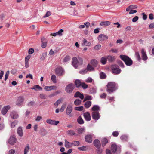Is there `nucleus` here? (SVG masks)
Wrapping results in <instances>:
<instances>
[{"mask_svg": "<svg viewBox=\"0 0 154 154\" xmlns=\"http://www.w3.org/2000/svg\"><path fill=\"white\" fill-rule=\"evenodd\" d=\"M34 52V50L33 48H31L29 49L28 51V53L29 54H32Z\"/></svg>", "mask_w": 154, "mask_h": 154, "instance_id": "nucleus-63", "label": "nucleus"}, {"mask_svg": "<svg viewBox=\"0 0 154 154\" xmlns=\"http://www.w3.org/2000/svg\"><path fill=\"white\" fill-rule=\"evenodd\" d=\"M15 152V150L14 149H11L10 150L8 153V154H14Z\"/></svg>", "mask_w": 154, "mask_h": 154, "instance_id": "nucleus-62", "label": "nucleus"}, {"mask_svg": "<svg viewBox=\"0 0 154 154\" xmlns=\"http://www.w3.org/2000/svg\"><path fill=\"white\" fill-rule=\"evenodd\" d=\"M63 30L62 29H60L59 31L53 33H51V35L54 37H55L57 35L61 36L62 35V33L63 32Z\"/></svg>", "mask_w": 154, "mask_h": 154, "instance_id": "nucleus-24", "label": "nucleus"}, {"mask_svg": "<svg viewBox=\"0 0 154 154\" xmlns=\"http://www.w3.org/2000/svg\"><path fill=\"white\" fill-rule=\"evenodd\" d=\"M65 146L67 148H70L73 145V143L68 142L66 139L65 140Z\"/></svg>", "mask_w": 154, "mask_h": 154, "instance_id": "nucleus-26", "label": "nucleus"}, {"mask_svg": "<svg viewBox=\"0 0 154 154\" xmlns=\"http://www.w3.org/2000/svg\"><path fill=\"white\" fill-rule=\"evenodd\" d=\"M78 149L80 151H85L86 150V146H83L79 147L78 148Z\"/></svg>", "mask_w": 154, "mask_h": 154, "instance_id": "nucleus-57", "label": "nucleus"}, {"mask_svg": "<svg viewBox=\"0 0 154 154\" xmlns=\"http://www.w3.org/2000/svg\"><path fill=\"white\" fill-rule=\"evenodd\" d=\"M111 69L112 72L114 74H119L121 71V69L119 68L118 66L116 65H112Z\"/></svg>", "mask_w": 154, "mask_h": 154, "instance_id": "nucleus-7", "label": "nucleus"}, {"mask_svg": "<svg viewBox=\"0 0 154 154\" xmlns=\"http://www.w3.org/2000/svg\"><path fill=\"white\" fill-rule=\"evenodd\" d=\"M141 53L142 59L144 61L146 60L148 57L146 55V53L144 49H142L141 50Z\"/></svg>", "mask_w": 154, "mask_h": 154, "instance_id": "nucleus-18", "label": "nucleus"}, {"mask_svg": "<svg viewBox=\"0 0 154 154\" xmlns=\"http://www.w3.org/2000/svg\"><path fill=\"white\" fill-rule=\"evenodd\" d=\"M108 61L110 62L113 61L115 59V57L112 56H108L106 57Z\"/></svg>", "mask_w": 154, "mask_h": 154, "instance_id": "nucleus-30", "label": "nucleus"}, {"mask_svg": "<svg viewBox=\"0 0 154 154\" xmlns=\"http://www.w3.org/2000/svg\"><path fill=\"white\" fill-rule=\"evenodd\" d=\"M134 6L133 5H131L127 8L126 9V11H128L131 9H134L137 8V5L134 6V7H132Z\"/></svg>", "mask_w": 154, "mask_h": 154, "instance_id": "nucleus-45", "label": "nucleus"}, {"mask_svg": "<svg viewBox=\"0 0 154 154\" xmlns=\"http://www.w3.org/2000/svg\"><path fill=\"white\" fill-rule=\"evenodd\" d=\"M92 81V79L91 77H89L86 79L85 82L87 83H91Z\"/></svg>", "mask_w": 154, "mask_h": 154, "instance_id": "nucleus-53", "label": "nucleus"}, {"mask_svg": "<svg viewBox=\"0 0 154 154\" xmlns=\"http://www.w3.org/2000/svg\"><path fill=\"white\" fill-rule=\"evenodd\" d=\"M120 57L127 66H130L133 64V61L128 56L124 55H120Z\"/></svg>", "mask_w": 154, "mask_h": 154, "instance_id": "nucleus-3", "label": "nucleus"}, {"mask_svg": "<svg viewBox=\"0 0 154 154\" xmlns=\"http://www.w3.org/2000/svg\"><path fill=\"white\" fill-rule=\"evenodd\" d=\"M10 116L11 118L14 119H17L19 117L18 114L14 111H12L11 112Z\"/></svg>", "mask_w": 154, "mask_h": 154, "instance_id": "nucleus-21", "label": "nucleus"}, {"mask_svg": "<svg viewBox=\"0 0 154 154\" xmlns=\"http://www.w3.org/2000/svg\"><path fill=\"white\" fill-rule=\"evenodd\" d=\"M51 14V13L50 11H48L46 12V13L45 15L44 16V18L50 16Z\"/></svg>", "mask_w": 154, "mask_h": 154, "instance_id": "nucleus-61", "label": "nucleus"}, {"mask_svg": "<svg viewBox=\"0 0 154 154\" xmlns=\"http://www.w3.org/2000/svg\"><path fill=\"white\" fill-rule=\"evenodd\" d=\"M47 56V53L44 52L42 53L40 58V59L42 60H44Z\"/></svg>", "mask_w": 154, "mask_h": 154, "instance_id": "nucleus-41", "label": "nucleus"}, {"mask_svg": "<svg viewBox=\"0 0 154 154\" xmlns=\"http://www.w3.org/2000/svg\"><path fill=\"white\" fill-rule=\"evenodd\" d=\"M24 100V98L23 97H19L17 98L16 103V105L18 106H20L21 103L23 102Z\"/></svg>", "mask_w": 154, "mask_h": 154, "instance_id": "nucleus-20", "label": "nucleus"}, {"mask_svg": "<svg viewBox=\"0 0 154 154\" xmlns=\"http://www.w3.org/2000/svg\"><path fill=\"white\" fill-rule=\"evenodd\" d=\"M57 87L55 86H45L44 87V89L46 91H50L54 90H56Z\"/></svg>", "mask_w": 154, "mask_h": 154, "instance_id": "nucleus-17", "label": "nucleus"}, {"mask_svg": "<svg viewBox=\"0 0 154 154\" xmlns=\"http://www.w3.org/2000/svg\"><path fill=\"white\" fill-rule=\"evenodd\" d=\"M91 63L93 66L95 67L97 64V62L96 60H91Z\"/></svg>", "mask_w": 154, "mask_h": 154, "instance_id": "nucleus-40", "label": "nucleus"}, {"mask_svg": "<svg viewBox=\"0 0 154 154\" xmlns=\"http://www.w3.org/2000/svg\"><path fill=\"white\" fill-rule=\"evenodd\" d=\"M90 42H88L86 39H84L83 40V43L82 44V45H85L86 46H89L91 45Z\"/></svg>", "mask_w": 154, "mask_h": 154, "instance_id": "nucleus-31", "label": "nucleus"}, {"mask_svg": "<svg viewBox=\"0 0 154 154\" xmlns=\"http://www.w3.org/2000/svg\"><path fill=\"white\" fill-rule=\"evenodd\" d=\"M81 86L84 89H86L88 87V85L85 83H82Z\"/></svg>", "mask_w": 154, "mask_h": 154, "instance_id": "nucleus-58", "label": "nucleus"}, {"mask_svg": "<svg viewBox=\"0 0 154 154\" xmlns=\"http://www.w3.org/2000/svg\"><path fill=\"white\" fill-rule=\"evenodd\" d=\"M18 122L17 120H15L12 122L11 124V127L12 128H14L15 125L18 123Z\"/></svg>", "mask_w": 154, "mask_h": 154, "instance_id": "nucleus-50", "label": "nucleus"}, {"mask_svg": "<svg viewBox=\"0 0 154 154\" xmlns=\"http://www.w3.org/2000/svg\"><path fill=\"white\" fill-rule=\"evenodd\" d=\"M120 139L123 141H126L128 139V137L127 136L123 135L121 136Z\"/></svg>", "mask_w": 154, "mask_h": 154, "instance_id": "nucleus-37", "label": "nucleus"}, {"mask_svg": "<svg viewBox=\"0 0 154 154\" xmlns=\"http://www.w3.org/2000/svg\"><path fill=\"white\" fill-rule=\"evenodd\" d=\"M75 87V85L73 84H70L68 85L65 88V91L68 93H71L72 91Z\"/></svg>", "mask_w": 154, "mask_h": 154, "instance_id": "nucleus-6", "label": "nucleus"}, {"mask_svg": "<svg viewBox=\"0 0 154 154\" xmlns=\"http://www.w3.org/2000/svg\"><path fill=\"white\" fill-rule=\"evenodd\" d=\"M107 91L109 93L113 92L117 88V84L113 82H108L107 85Z\"/></svg>", "mask_w": 154, "mask_h": 154, "instance_id": "nucleus-1", "label": "nucleus"}, {"mask_svg": "<svg viewBox=\"0 0 154 154\" xmlns=\"http://www.w3.org/2000/svg\"><path fill=\"white\" fill-rule=\"evenodd\" d=\"M78 133L79 134H81L85 131V128L84 127L79 128L77 130Z\"/></svg>", "mask_w": 154, "mask_h": 154, "instance_id": "nucleus-27", "label": "nucleus"}, {"mask_svg": "<svg viewBox=\"0 0 154 154\" xmlns=\"http://www.w3.org/2000/svg\"><path fill=\"white\" fill-rule=\"evenodd\" d=\"M97 89L95 88H92L90 89V93L91 94H94L96 92Z\"/></svg>", "mask_w": 154, "mask_h": 154, "instance_id": "nucleus-51", "label": "nucleus"}, {"mask_svg": "<svg viewBox=\"0 0 154 154\" xmlns=\"http://www.w3.org/2000/svg\"><path fill=\"white\" fill-rule=\"evenodd\" d=\"M75 84L77 87H79L81 85L82 83L79 79H77L75 81Z\"/></svg>", "mask_w": 154, "mask_h": 154, "instance_id": "nucleus-35", "label": "nucleus"}, {"mask_svg": "<svg viewBox=\"0 0 154 154\" xmlns=\"http://www.w3.org/2000/svg\"><path fill=\"white\" fill-rule=\"evenodd\" d=\"M101 47V46L100 44H98L96 45L94 47V49L96 50H98L100 49Z\"/></svg>", "mask_w": 154, "mask_h": 154, "instance_id": "nucleus-55", "label": "nucleus"}, {"mask_svg": "<svg viewBox=\"0 0 154 154\" xmlns=\"http://www.w3.org/2000/svg\"><path fill=\"white\" fill-rule=\"evenodd\" d=\"M135 57L137 58V60L140 61L141 60V58L140 57L139 53L138 52H136L135 53Z\"/></svg>", "mask_w": 154, "mask_h": 154, "instance_id": "nucleus-42", "label": "nucleus"}, {"mask_svg": "<svg viewBox=\"0 0 154 154\" xmlns=\"http://www.w3.org/2000/svg\"><path fill=\"white\" fill-rule=\"evenodd\" d=\"M56 77L55 75H52L51 76V80L54 83H56L57 82L56 79Z\"/></svg>", "mask_w": 154, "mask_h": 154, "instance_id": "nucleus-47", "label": "nucleus"}, {"mask_svg": "<svg viewBox=\"0 0 154 154\" xmlns=\"http://www.w3.org/2000/svg\"><path fill=\"white\" fill-rule=\"evenodd\" d=\"M92 116L93 119L95 120H98L100 118V115L98 112L94 111L92 113Z\"/></svg>", "mask_w": 154, "mask_h": 154, "instance_id": "nucleus-10", "label": "nucleus"}, {"mask_svg": "<svg viewBox=\"0 0 154 154\" xmlns=\"http://www.w3.org/2000/svg\"><path fill=\"white\" fill-rule=\"evenodd\" d=\"M110 24V22L109 21H103L100 23V25L104 27L107 26Z\"/></svg>", "mask_w": 154, "mask_h": 154, "instance_id": "nucleus-25", "label": "nucleus"}, {"mask_svg": "<svg viewBox=\"0 0 154 154\" xmlns=\"http://www.w3.org/2000/svg\"><path fill=\"white\" fill-rule=\"evenodd\" d=\"M83 108L84 107L83 106H80L79 107H75L74 108V109L75 110L81 111L83 109Z\"/></svg>", "mask_w": 154, "mask_h": 154, "instance_id": "nucleus-48", "label": "nucleus"}, {"mask_svg": "<svg viewBox=\"0 0 154 154\" xmlns=\"http://www.w3.org/2000/svg\"><path fill=\"white\" fill-rule=\"evenodd\" d=\"M46 122L48 124L54 125H57L59 123V121L53 120L49 119H47L46 120Z\"/></svg>", "mask_w": 154, "mask_h": 154, "instance_id": "nucleus-11", "label": "nucleus"}, {"mask_svg": "<svg viewBox=\"0 0 154 154\" xmlns=\"http://www.w3.org/2000/svg\"><path fill=\"white\" fill-rule=\"evenodd\" d=\"M94 69V68L89 64H88L87 67V69H85L80 71V73L82 74L86 73L88 71H91Z\"/></svg>", "mask_w": 154, "mask_h": 154, "instance_id": "nucleus-9", "label": "nucleus"}, {"mask_svg": "<svg viewBox=\"0 0 154 154\" xmlns=\"http://www.w3.org/2000/svg\"><path fill=\"white\" fill-rule=\"evenodd\" d=\"M84 117L87 121H89L91 119V117L90 114L88 112H87L85 113L84 114Z\"/></svg>", "mask_w": 154, "mask_h": 154, "instance_id": "nucleus-23", "label": "nucleus"}, {"mask_svg": "<svg viewBox=\"0 0 154 154\" xmlns=\"http://www.w3.org/2000/svg\"><path fill=\"white\" fill-rule=\"evenodd\" d=\"M94 145L97 149L100 148L101 147V143L100 141L98 139H95L93 142Z\"/></svg>", "mask_w": 154, "mask_h": 154, "instance_id": "nucleus-14", "label": "nucleus"}, {"mask_svg": "<svg viewBox=\"0 0 154 154\" xmlns=\"http://www.w3.org/2000/svg\"><path fill=\"white\" fill-rule=\"evenodd\" d=\"M66 133L68 135L71 136L75 135V133L73 130H68L66 131Z\"/></svg>", "mask_w": 154, "mask_h": 154, "instance_id": "nucleus-34", "label": "nucleus"}, {"mask_svg": "<svg viewBox=\"0 0 154 154\" xmlns=\"http://www.w3.org/2000/svg\"><path fill=\"white\" fill-rule=\"evenodd\" d=\"M108 143V140L107 139L104 138L103 139L102 141V146H104L105 144Z\"/></svg>", "mask_w": 154, "mask_h": 154, "instance_id": "nucleus-46", "label": "nucleus"}, {"mask_svg": "<svg viewBox=\"0 0 154 154\" xmlns=\"http://www.w3.org/2000/svg\"><path fill=\"white\" fill-rule=\"evenodd\" d=\"M47 44V43L46 42H43V39H42V48H45L46 47Z\"/></svg>", "mask_w": 154, "mask_h": 154, "instance_id": "nucleus-52", "label": "nucleus"}, {"mask_svg": "<svg viewBox=\"0 0 154 154\" xmlns=\"http://www.w3.org/2000/svg\"><path fill=\"white\" fill-rule=\"evenodd\" d=\"M91 105V101H86L84 104L85 107L86 108H89Z\"/></svg>", "mask_w": 154, "mask_h": 154, "instance_id": "nucleus-28", "label": "nucleus"}, {"mask_svg": "<svg viewBox=\"0 0 154 154\" xmlns=\"http://www.w3.org/2000/svg\"><path fill=\"white\" fill-rule=\"evenodd\" d=\"M138 17L137 16L134 17L132 19V21L133 22H136L138 19Z\"/></svg>", "mask_w": 154, "mask_h": 154, "instance_id": "nucleus-59", "label": "nucleus"}, {"mask_svg": "<svg viewBox=\"0 0 154 154\" xmlns=\"http://www.w3.org/2000/svg\"><path fill=\"white\" fill-rule=\"evenodd\" d=\"M10 108V106L9 105L5 106L2 110V113L3 115H5Z\"/></svg>", "mask_w": 154, "mask_h": 154, "instance_id": "nucleus-16", "label": "nucleus"}, {"mask_svg": "<svg viewBox=\"0 0 154 154\" xmlns=\"http://www.w3.org/2000/svg\"><path fill=\"white\" fill-rule=\"evenodd\" d=\"M108 38V37L107 35L103 34L100 35L98 38V39L100 41H103Z\"/></svg>", "mask_w": 154, "mask_h": 154, "instance_id": "nucleus-15", "label": "nucleus"}, {"mask_svg": "<svg viewBox=\"0 0 154 154\" xmlns=\"http://www.w3.org/2000/svg\"><path fill=\"white\" fill-rule=\"evenodd\" d=\"M17 141V139L14 136H11L9 139L8 143L11 145H13Z\"/></svg>", "mask_w": 154, "mask_h": 154, "instance_id": "nucleus-13", "label": "nucleus"}, {"mask_svg": "<svg viewBox=\"0 0 154 154\" xmlns=\"http://www.w3.org/2000/svg\"><path fill=\"white\" fill-rule=\"evenodd\" d=\"M29 59L27 57H26L25 59V66L26 68H28L29 66L28 63Z\"/></svg>", "mask_w": 154, "mask_h": 154, "instance_id": "nucleus-44", "label": "nucleus"}, {"mask_svg": "<svg viewBox=\"0 0 154 154\" xmlns=\"http://www.w3.org/2000/svg\"><path fill=\"white\" fill-rule=\"evenodd\" d=\"M61 100L59 99L57 100L54 103V105L57 106L58 105L61 103Z\"/></svg>", "mask_w": 154, "mask_h": 154, "instance_id": "nucleus-60", "label": "nucleus"}, {"mask_svg": "<svg viewBox=\"0 0 154 154\" xmlns=\"http://www.w3.org/2000/svg\"><path fill=\"white\" fill-rule=\"evenodd\" d=\"M107 58L106 57H103L101 58V62L104 65L107 62Z\"/></svg>", "mask_w": 154, "mask_h": 154, "instance_id": "nucleus-33", "label": "nucleus"}, {"mask_svg": "<svg viewBox=\"0 0 154 154\" xmlns=\"http://www.w3.org/2000/svg\"><path fill=\"white\" fill-rule=\"evenodd\" d=\"M9 71H7L5 73V80L6 81L8 79L9 75Z\"/></svg>", "mask_w": 154, "mask_h": 154, "instance_id": "nucleus-56", "label": "nucleus"}, {"mask_svg": "<svg viewBox=\"0 0 154 154\" xmlns=\"http://www.w3.org/2000/svg\"><path fill=\"white\" fill-rule=\"evenodd\" d=\"M100 77L101 79H104L106 78V74L103 72H100Z\"/></svg>", "mask_w": 154, "mask_h": 154, "instance_id": "nucleus-49", "label": "nucleus"}, {"mask_svg": "<svg viewBox=\"0 0 154 154\" xmlns=\"http://www.w3.org/2000/svg\"><path fill=\"white\" fill-rule=\"evenodd\" d=\"M29 150V144H27V146L25 148L24 150V154H27V152Z\"/></svg>", "mask_w": 154, "mask_h": 154, "instance_id": "nucleus-43", "label": "nucleus"}, {"mask_svg": "<svg viewBox=\"0 0 154 154\" xmlns=\"http://www.w3.org/2000/svg\"><path fill=\"white\" fill-rule=\"evenodd\" d=\"M77 122L80 124H82L84 123V121L81 116H79L77 119Z\"/></svg>", "mask_w": 154, "mask_h": 154, "instance_id": "nucleus-36", "label": "nucleus"}, {"mask_svg": "<svg viewBox=\"0 0 154 154\" xmlns=\"http://www.w3.org/2000/svg\"><path fill=\"white\" fill-rule=\"evenodd\" d=\"M56 74L58 76L62 75L64 73V71L61 67H58L55 70Z\"/></svg>", "mask_w": 154, "mask_h": 154, "instance_id": "nucleus-8", "label": "nucleus"}, {"mask_svg": "<svg viewBox=\"0 0 154 154\" xmlns=\"http://www.w3.org/2000/svg\"><path fill=\"white\" fill-rule=\"evenodd\" d=\"M119 133L118 131H115L112 133V135L114 137H117L119 135Z\"/></svg>", "mask_w": 154, "mask_h": 154, "instance_id": "nucleus-64", "label": "nucleus"}, {"mask_svg": "<svg viewBox=\"0 0 154 154\" xmlns=\"http://www.w3.org/2000/svg\"><path fill=\"white\" fill-rule=\"evenodd\" d=\"M73 145L75 146H79L80 145V142L79 141H74L73 143Z\"/></svg>", "mask_w": 154, "mask_h": 154, "instance_id": "nucleus-54", "label": "nucleus"}, {"mask_svg": "<svg viewBox=\"0 0 154 154\" xmlns=\"http://www.w3.org/2000/svg\"><path fill=\"white\" fill-rule=\"evenodd\" d=\"M83 63L82 59L80 57H74L72 58V64L73 67L76 69L78 68Z\"/></svg>", "mask_w": 154, "mask_h": 154, "instance_id": "nucleus-2", "label": "nucleus"}, {"mask_svg": "<svg viewBox=\"0 0 154 154\" xmlns=\"http://www.w3.org/2000/svg\"><path fill=\"white\" fill-rule=\"evenodd\" d=\"M92 110L93 111H96L98 112V111L100 110V107L97 105H94L91 108Z\"/></svg>", "mask_w": 154, "mask_h": 154, "instance_id": "nucleus-29", "label": "nucleus"}, {"mask_svg": "<svg viewBox=\"0 0 154 154\" xmlns=\"http://www.w3.org/2000/svg\"><path fill=\"white\" fill-rule=\"evenodd\" d=\"M93 134H88L85 137V140L87 142L91 143L92 141Z\"/></svg>", "mask_w": 154, "mask_h": 154, "instance_id": "nucleus-12", "label": "nucleus"}, {"mask_svg": "<svg viewBox=\"0 0 154 154\" xmlns=\"http://www.w3.org/2000/svg\"><path fill=\"white\" fill-rule=\"evenodd\" d=\"M72 108L71 105H68L66 109V114L69 116V117H71L73 116V114L72 113Z\"/></svg>", "mask_w": 154, "mask_h": 154, "instance_id": "nucleus-5", "label": "nucleus"}, {"mask_svg": "<svg viewBox=\"0 0 154 154\" xmlns=\"http://www.w3.org/2000/svg\"><path fill=\"white\" fill-rule=\"evenodd\" d=\"M75 97H79L82 100L84 98V96L83 94L80 93L79 91L76 92L74 95Z\"/></svg>", "mask_w": 154, "mask_h": 154, "instance_id": "nucleus-22", "label": "nucleus"}, {"mask_svg": "<svg viewBox=\"0 0 154 154\" xmlns=\"http://www.w3.org/2000/svg\"><path fill=\"white\" fill-rule=\"evenodd\" d=\"M31 88L32 89L35 90H37L38 89L39 90H42V88L41 87H40L39 85H35L33 88Z\"/></svg>", "mask_w": 154, "mask_h": 154, "instance_id": "nucleus-38", "label": "nucleus"}, {"mask_svg": "<svg viewBox=\"0 0 154 154\" xmlns=\"http://www.w3.org/2000/svg\"><path fill=\"white\" fill-rule=\"evenodd\" d=\"M17 133L18 135L20 137H22L23 136V133L22 127L20 126L18 128L17 130Z\"/></svg>", "mask_w": 154, "mask_h": 154, "instance_id": "nucleus-19", "label": "nucleus"}, {"mask_svg": "<svg viewBox=\"0 0 154 154\" xmlns=\"http://www.w3.org/2000/svg\"><path fill=\"white\" fill-rule=\"evenodd\" d=\"M111 150L114 154H117L120 152V147L117 146L115 144H113L111 145Z\"/></svg>", "mask_w": 154, "mask_h": 154, "instance_id": "nucleus-4", "label": "nucleus"}, {"mask_svg": "<svg viewBox=\"0 0 154 154\" xmlns=\"http://www.w3.org/2000/svg\"><path fill=\"white\" fill-rule=\"evenodd\" d=\"M81 100L78 99H76L74 102V104L76 106H79L81 104Z\"/></svg>", "mask_w": 154, "mask_h": 154, "instance_id": "nucleus-32", "label": "nucleus"}, {"mask_svg": "<svg viewBox=\"0 0 154 154\" xmlns=\"http://www.w3.org/2000/svg\"><path fill=\"white\" fill-rule=\"evenodd\" d=\"M70 59V57L69 56L67 55L63 59V62L64 63H67L69 61Z\"/></svg>", "mask_w": 154, "mask_h": 154, "instance_id": "nucleus-39", "label": "nucleus"}]
</instances>
